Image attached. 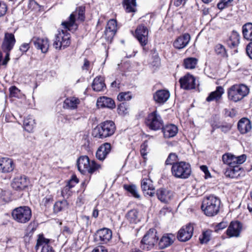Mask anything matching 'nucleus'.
Segmentation results:
<instances>
[{
  "instance_id": "obj_35",
  "label": "nucleus",
  "mask_w": 252,
  "mask_h": 252,
  "mask_svg": "<svg viewBox=\"0 0 252 252\" xmlns=\"http://www.w3.org/2000/svg\"><path fill=\"white\" fill-rule=\"evenodd\" d=\"M80 103V100L76 97H71L65 99L63 107L70 109L77 108V105Z\"/></svg>"
},
{
  "instance_id": "obj_39",
  "label": "nucleus",
  "mask_w": 252,
  "mask_h": 252,
  "mask_svg": "<svg viewBox=\"0 0 252 252\" xmlns=\"http://www.w3.org/2000/svg\"><path fill=\"white\" fill-rule=\"evenodd\" d=\"M222 161L229 167L236 166L235 164V156L230 153H225L222 157Z\"/></svg>"
},
{
  "instance_id": "obj_60",
  "label": "nucleus",
  "mask_w": 252,
  "mask_h": 252,
  "mask_svg": "<svg viewBox=\"0 0 252 252\" xmlns=\"http://www.w3.org/2000/svg\"><path fill=\"white\" fill-rule=\"evenodd\" d=\"M63 232L64 234L70 235L72 233V230H71L68 226H64L63 228Z\"/></svg>"
},
{
  "instance_id": "obj_18",
  "label": "nucleus",
  "mask_w": 252,
  "mask_h": 252,
  "mask_svg": "<svg viewBox=\"0 0 252 252\" xmlns=\"http://www.w3.org/2000/svg\"><path fill=\"white\" fill-rule=\"evenodd\" d=\"M14 169V165L13 160L8 158H0V172L7 173L11 172Z\"/></svg>"
},
{
  "instance_id": "obj_51",
  "label": "nucleus",
  "mask_w": 252,
  "mask_h": 252,
  "mask_svg": "<svg viewBox=\"0 0 252 252\" xmlns=\"http://www.w3.org/2000/svg\"><path fill=\"white\" fill-rule=\"evenodd\" d=\"M30 48V43H24L22 44L19 47V51L21 52L22 54L26 53Z\"/></svg>"
},
{
  "instance_id": "obj_4",
  "label": "nucleus",
  "mask_w": 252,
  "mask_h": 252,
  "mask_svg": "<svg viewBox=\"0 0 252 252\" xmlns=\"http://www.w3.org/2000/svg\"><path fill=\"white\" fill-rule=\"evenodd\" d=\"M249 92L247 86L243 84H235L228 89V98L234 102H238L246 96Z\"/></svg>"
},
{
  "instance_id": "obj_52",
  "label": "nucleus",
  "mask_w": 252,
  "mask_h": 252,
  "mask_svg": "<svg viewBox=\"0 0 252 252\" xmlns=\"http://www.w3.org/2000/svg\"><path fill=\"white\" fill-rule=\"evenodd\" d=\"M246 156L244 154L239 156H235V164H241L244 162L246 160Z\"/></svg>"
},
{
  "instance_id": "obj_2",
  "label": "nucleus",
  "mask_w": 252,
  "mask_h": 252,
  "mask_svg": "<svg viewBox=\"0 0 252 252\" xmlns=\"http://www.w3.org/2000/svg\"><path fill=\"white\" fill-rule=\"evenodd\" d=\"M116 130L115 123L112 121H106L96 126L92 132V135L95 138L104 139L114 134Z\"/></svg>"
},
{
  "instance_id": "obj_19",
  "label": "nucleus",
  "mask_w": 252,
  "mask_h": 252,
  "mask_svg": "<svg viewBox=\"0 0 252 252\" xmlns=\"http://www.w3.org/2000/svg\"><path fill=\"white\" fill-rule=\"evenodd\" d=\"M141 189L145 194L153 196L155 194V189L152 181L149 178H144L141 181Z\"/></svg>"
},
{
  "instance_id": "obj_27",
  "label": "nucleus",
  "mask_w": 252,
  "mask_h": 252,
  "mask_svg": "<svg viewBox=\"0 0 252 252\" xmlns=\"http://www.w3.org/2000/svg\"><path fill=\"white\" fill-rule=\"evenodd\" d=\"M11 186L15 190H23L28 186L27 178L24 176H18L13 179Z\"/></svg>"
},
{
  "instance_id": "obj_56",
  "label": "nucleus",
  "mask_w": 252,
  "mask_h": 252,
  "mask_svg": "<svg viewBox=\"0 0 252 252\" xmlns=\"http://www.w3.org/2000/svg\"><path fill=\"white\" fill-rule=\"evenodd\" d=\"M246 52L249 58L252 60V41L247 45L246 47Z\"/></svg>"
},
{
  "instance_id": "obj_48",
  "label": "nucleus",
  "mask_w": 252,
  "mask_h": 252,
  "mask_svg": "<svg viewBox=\"0 0 252 252\" xmlns=\"http://www.w3.org/2000/svg\"><path fill=\"white\" fill-rule=\"evenodd\" d=\"M178 160V156L174 153H171L168 155L167 159L165 160V165H172L174 164L176 162H178L177 160Z\"/></svg>"
},
{
  "instance_id": "obj_12",
  "label": "nucleus",
  "mask_w": 252,
  "mask_h": 252,
  "mask_svg": "<svg viewBox=\"0 0 252 252\" xmlns=\"http://www.w3.org/2000/svg\"><path fill=\"white\" fill-rule=\"evenodd\" d=\"M242 224L238 221H231L226 230V235L229 238L238 237L242 230Z\"/></svg>"
},
{
  "instance_id": "obj_21",
  "label": "nucleus",
  "mask_w": 252,
  "mask_h": 252,
  "mask_svg": "<svg viewBox=\"0 0 252 252\" xmlns=\"http://www.w3.org/2000/svg\"><path fill=\"white\" fill-rule=\"evenodd\" d=\"M244 174V169L239 165L228 167L224 172L225 176L230 178H237Z\"/></svg>"
},
{
  "instance_id": "obj_5",
  "label": "nucleus",
  "mask_w": 252,
  "mask_h": 252,
  "mask_svg": "<svg viewBox=\"0 0 252 252\" xmlns=\"http://www.w3.org/2000/svg\"><path fill=\"white\" fill-rule=\"evenodd\" d=\"M77 165L78 170L82 174L88 173L92 174L101 168L100 164H97L94 160L91 162L86 156H81L77 160Z\"/></svg>"
},
{
  "instance_id": "obj_50",
  "label": "nucleus",
  "mask_w": 252,
  "mask_h": 252,
  "mask_svg": "<svg viewBox=\"0 0 252 252\" xmlns=\"http://www.w3.org/2000/svg\"><path fill=\"white\" fill-rule=\"evenodd\" d=\"M7 11V6L5 2L0 1V17L4 16Z\"/></svg>"
},
{
  "instance_id": "obj_36",
  "label": "nucleus",
  "mask_w": 252,
  "mask_h": 252,
  "mask_svg": "<svg viewBox=\"0 0 252 252\" xmlns=\"http://www.w3.org/2000/svg\"><path fill=\"white\" fill-rule=\"evenodd\" d=\"M223 93V89L222 87H217L215 91H214L209 94V96L206 98V101L210 102L214 100H218L221 97Z\"/></svg>"
},
{
  "instance_id": "obj_49",
  "label": "nucleus",
  "mask_w": 252,
  "mask_h": 252,
  "mask_svg": "<svg viewBox=\"0 0 252 252\" xmlns=\"http://www.w3.org/2000/svg\"><path fill=\"white\" fill-rule=\"evenodd\" d=\"M118 100L122 101H128L131 99V96L129 92H122L119 94L117 96Z\"/></svg>"
},
{
  "instance_id": "obj_13",
  "label": "nucleus",
  "mask_w": 252,
  "mask_h": 252,
  "mask_svg": "<svg viewBox=\"0 0 252 252\" xmlns=\"http://www.w3.org/2000/svg\"><path fill=\"white\" fill-rule=\"evenodd\" d=\"M136 37L142 46H145L148 41V30L143 25H139L135 31Z\"/></svg>"
},
{
  "instance_id": "obj_8",
  "label": "nucleus",
  "mask_w": 252,
  "mask_h": 252,
  "mask_svg": "<svg viewBox=\"0 0 252 252\" xmlns=\"http://www.w3.org/2000/svg\"><path fill=\"white\" fill-rule=\"evenodd\" d=\"M70 44V35L66 30L59 31L56 34L53 46L58 50H62L68 47Z\"/></svg>"
},
{
  "instance_id": "obj_22",
  "label": "nucleus",
  "mask_w": 252,
  "mask_h": 252,
  "mask_svg": "<svg viewBox=\"0 0 252 252\" xmlns=\"http://www.w3.org/2000/svg\"><path fill=\"white\" fill-rule=\"evenodd\" d=\"M158 198L162 203H168L173 197V192L167 189L160 188L157 190Z\"/></svg>"
},
{
  "instance_id": "obj_14",
  "label": "nucleus",
  "mask_w": 252,
  "mask_h": 252,
  "mask_svg": "<svg viewBox=\"0 0 252 252\" xmlns=\"http://www.w3.org/2000/svg\"><path fill=\"white\" fill-rule=\"evenodd\" d=\"M112 235L111 230L104 228L97 231L95 239L101 244H106L111 239Z\"/></svg>"
},
{
  "instance_id": "obj_62",
  "label": "nucleus",
  "mask_w": 252,
  "mask_h": 252,
  "mask_svg": "<svg viewBox=\"0 0 252 252\" xmlns=\"http://www.w3.org/2000/svg\"><path fill=\"white\" fill-rule=\"evenodd\" d=\"M81 219L84 221L86 225L88 226L91 223L89 220L90 218L89 216H82Z\"/></svg>"
},
{
  "instance_id": "obj_55",
  "label": "nucleus",
  "mask_w": 252,
  "mask_h": 252,
  "mask_svg": "<svg viewBox=\"0 0 252 252\" xmlns=\"http://www.w3.org/2000/svg\"><path fill=\"white\" fill-rule=\"evenodd\" d=\"M148 147V144L146 141L144 142L141 146L140 153L141 155L145 158V156L147 155L146 150Z\"/></svg>"
},
{
  "instance_id": "obj_17",
  "label": "nucleus",
  "mask_w": 252,
  "mask_h": 252,
  "mask_svg": "<svg viewBox=\"0 0 252 252\" xmlns=\"http://www.w3.org/2000/svg\"><path fill=\"white\" fill-rule=\"evenodd\" d=\"M15 42L16 40L14 34L6 32L2 44V48L4 52H10L13 48Z\"/></svg>"
},
{
  "instance_id": "obj_34",
  "label": "nucleus",
  "mask_w": 252,
  "mask_h": 252,
  "mask_svg": "<svg viewBox=\"0 0 252 252\" xmlns=\"http://www.w3.org/2000/svg\"><path fill=\"white\" fill-rule=\"evenodd\" d=\"M240 43L239 34L236 31H233L227 40L228 45L231 48L237 47Z\"/></svg>"
},
{
  "instance_id": "obj_44",
  "label": "nucleus",
  "mask_w": 252,
  "mask_h": 252,
  "mask_svg": "<svg viewBox=\"0 0 252 252\" xmlns=\"http://www.w3.org/2000/svg\"><path fill=\"white\" fill-rule=\"evenodd\" d=\"M215 51L216 54L220 57L224 58L227 56L225 48L222 44H217L215 47Z\"/></svg>"
},
{
  "instance_id": "obj_46",
  "label": "nucleus",
  "mask_w": 252,
  "mask_h": 252,
  "mask_svg": "<svg viewBox=\"0 0 252 252\" xmlns=\"http://www.w3.org/2000/svg\"><path fill=\"white\" fill-rule=\"evenodd\" d=\"M67 205V201L65 200L62 201H57L54 205L53 210L55 213L62 211Z\"/></svg>"
},
{
  "instance_id": "obj_26",
  "label": "nucleus",
  "mask_w": 252,
  "mask_h": 252,
  "mask_svg": "<svg viewBox=\"0 0 252 252\" xmlns=\"http://www.w3.org/2000/svg\"><path fill=\"white\" fill-rule=\"evenodd\" d=\"M190 39L189 33H184L178 37L173 43L174 47L178 49L184 48L189 44Z\"/></svg>"
},
{
  "instance_id": "obj_23",
  "label": "nucleus",
  "mask_w": 252,
  "mask_h": 252,
  "mask_svg": "<svg viewBox=\"0 0 252 252\" xmlns=\"http://www.w3.org/2000/svg\"><path fill=\"white\" fill-rule=\"evenodd\" d=\"M49 239L44 238L43 235H39L35 246L36 249L37 250L40 246H42L41 252H54L52 247L49 244Z\"/></svg>"
},
{
  "instance_id": "obj_24",
  "label": "nucleus",
  "mask_w": 252,
  "mask_h": 252,
  "mask_svg": "<svg viewBox=\"0 0 252 252\" xmlns=\"http://www.w3.org/2000/svg\"><path fill=\"white\" fill-rule=\"evenodd\" d=\"M111 150V144L109 143H105L102 144L97 149L96 152V157L99 160H103L109 154Z\"/></svg>"
},
{
  "instance_id": "obj_15",
  "label": "nucleus",
  "mask_w": 252,
  "mask_h": 252,
  "mask_svg": "<svg viewBox=\"0 0 252 252\" xmlns=\"http://www.w3.org/2000/svg\"><path fill=\"white\" fill-rule=\"evenodd\" d=\"M179 82L181 88L185 90H191L195 87V79L189 73L181 78Z\"/></svg>"
},
{
  "instance_id": "obj_42",
  "label": "nucleus",
  "mask_w": 252,
  "mask_h": 252,
  "mask_svg": "<svg viewBox=\"0 0 252 252\" xmlns=\"http://www.w3.org/2000/svg\"><path fill=\"white\" fill-rule=\"evenodd\" d=\"M23 125L26 131L31 132L34 126V120L32 116H28L24 119Z\"/></svg>"
},
{
  "instance_id": "obj_10",
  "label": "nucleus",
  "mask_w": 252,
  "mask_h": 252,
  "mask_svg": "<svg viewBox=\"0 0 252 252\" xmlns=\"http://www.w3.org/2000/svg\"><path fill=\"white\" fill-rule=\"evenodd\" d=\"M146 124L151 129L158 130L161 129L163 125V122L159 114L155 111L148 115Z\"/></svg>"
},
{
  "instance_id": "obj_28",
  "label": "nucleus",
  "mask_w": 252,
  "mask_h": 252,
  "mask_svg": "<svg viewBox=\"0 0 252 252\" xmlns=\"http://www.w3.org/2000/svg\"><path fill=\"white\" fill-rule=\"evenodd\" d=\"M96 105L98 107H106L113 109L115 107L114 101L110 97L106 96L99 97L96 102Z\"/></svg>"
},
{
  "instance_id": "obj_32",
  "label": "nucleus",
  "mask_w": 252,
  "mask_h": 252,
  "mask_svg": "<svg viewBox=\"0 0 252 252\" xmlns=\"http://www.w3.org/2000/svg\"><path fill=\"white\" fill-rule=\"evenodd\" d=\"M92 88L93 90L95 92L103 91L106 88L103 77L101 76L95 77L92 83Z\"/></svg>"
},
{
  "instance_id": "obj_54",
  "label": "nucleus",
  "mask_w": 252,
  "mask_h": 252,
  "mask_svg": "<svg viewBox=\"0 0 252 252\" xmlns=\"http://www.w3.org/2000/svg\"><path fill=\"white\" fill-rule=\"evenodd\" d=\"M217 128H220L222 132L226 133L231 129V125L227 124L225 125L219 126H217Z\"/></svg>"
},
{
  "instance_id": "obj_3",
  "label": "nucleus",
  "mask_w": 252,
  "mask_h": 252,
  "mask_svg": "<svg viewBox=\"0 0 252 252\" xmlns=\"http://www.w3.org/2000/svg\"><path fill=\"white\" fill-rule=\"evenodd\" d=\"M171 172L172 175L175 178L186 179L191 175V166L185 161L176 162L172 166Z\"/></svg>"
},
{
  "instance_id": "obj_59",
  "label": "nucleus",
  "mask_w": 252,
  "mask_h": 252,
  "mask_svg": "<svg viewBox=\"0 0 252 252\" xmlns=\"http://www.w3.org/2000/svg\"><path fill=\"white\" fill-rule=\"evenodd\" d=\"M188 0H175L174 5L178 7L181 5H184Z\"/></svg>"
},
{
  "instance_id": "obj_9",
  "label": "nucleus",
  "mask_w": 252,
  "mask_h": 252,
  "mask_svg": "<svg viewBox=\"0 0 252 252\" xmlns=\"http://www.w3.org/2000/svg\"><path fill=\"white\" fill-rule=\"evenodd\" d=\"M158 237L155 229H150L143 236L141 241V248L143 250H150L157 243Z\"/></svg>"
},
{
  "instance_id": "obj_29",
  "label": "nucleus",
  "mask_w": 252,
  "mask_h": 252,
  "mask_svg": "<svg viewBox=\"0 0 252 252\" xmlns=\"http://www.w3.org/2000/svg\"><path fill=\"white\" fill-rule=\"evenodd\" d=\"M161 129H162L164 137L165 138L174 137L178 131V127L173 124L166 125L165 126H163Z\"/></svg>"
},
{
  "instance_id": "obj_6",
  "label": "nucleus",
  "mask_w": 252,
  "mask_h": 252,
  "mask_svg": "<svg viewBox=\"0 0 252 252\" xmlns=\"http://www.w3.org/2000/svg\"><path fill=\"white\" fill-rule=\"evenodd\" d=\"M77 16L78 20L83 21L85 19V7L80 6L76 8L75 11L73 12L69 16L68 21H64L62 25L64 29L71 32H74L77 28V25L75 23L76 17Z\"/></svg>"
},
{
  "instance_id": "obj_45",
  "label": "nucleus",
  "mask_w": 252,
  "mask_h": 252,
  "mask_svg": "<svg viewBox=\"0 0 252 252\" xmlns=\"http://www.w3.org/2000/svg\"><path fill=\"white\" fill-rule=\"evenodd\" d=\"M211 233L212 231L211 230L204 231L199 237L200 243L201 244H205L208 242L210 240Z\"/></svg>"
},
{
  "instance_id": "obj_64",
  "label": "nucleus",
  "mask_w": 252,
  "mask_h": 252,
  "mask_svg": "<svg viewBox=\"0 0 252 252\" xmlns=\"http://www.w3.org/2000/svg\"><path fill=\"white\" fill-rule=\"evenodd\" d=\"M92 252H107V250L103 247H99L93 251Z\"/></svg>"
},
{
  "instance_id": "obj_31",
  "label": "nucleus",
  "mask_w": 252,
  "mask_h": 252,
  "mask_svg": "<svg viewBox=\"0 0 252 252\" xmlns=\"http://www.w3.org/2000/svg\"><path fill=\"white\" fill-rule=\"evenodd\" d=\"M117 31V22L116 20L110 19L107 23L105 34L108 37L112 38Z\"/></svg>"
},
{
  "instance_id": "obj_61",
  "label": "nucleus",
  "mask_w": 252,
  "mask_h": 252,
  "mask_svg": "<svg viewBox=\"0 0 252 252\" xmlns=\"http://www.w3.org/2000/svg\"><path fill=\"white\" fill-rule=\"evenodd\" d=\"M200 169L205 173V174L206 176L208 175L210 176V174L208 169V167L206 165L201 166Z\"/></svg>"
},
{
  "instance_id": "obj_57",
  "label": "nucleus",
  "mask_w": 252,
  "mask_h": 252,
  "mask_svg": "<svg viewBox=\"0 0 252 252\" xmlns=\"http://www.w3.org/2000/svg\"><path fill=\"white\" fill-rule=\"evenodd\" d=\"M19 91V90L15 86H12L9 88L10 94L12 96H16Z\"/></svg>"
},
{
  "instance_id": "obj_43",
  "label": "nucleus",
  "mask_w": 252,
  "mask_h": 252,
  "mask_svg": "<svg viewBox=\"0 0 252 252\" xmlns=\"http://www.w3.org/2000/svg\"><path fill=\"white\" fill-rule=\"evenodd\" d=\"M138 212L136 210H131L126 214V218L132 223H136L139 221Z\"/></svg>"
},
{
  "instance_id": "obj_41",
  "label": "nucleus",
  "mask_w": 252,
  "mask_h": 252,
  "mask_svg": "<svg viewBox=\"0 0 252 252\" xmlns=\"http://www.w3.org/2000/svg\"><path fill=\"white\" fill-rule=\"evenodd\" d=\"M198 60L195 58L189 57L184 60L183 65L186 69H192L195 68Z\"/></svg>"
},
{
  "instance_id": "obj_40",
  "label": "nucleus",
  "mask_w": 252,
  "mask_h": 252,
  "mask_svg": "<svg viewBox=\"0 0 252 252\" xmlns=\"http://www.w3.org/2000/svg\"><path fill=\"white\" fill-rule=\"evenodd\" d=\"M124 189L130 193L133 197L137 199H140L141 196L138 193V189L134 185H124Z\"/></svg>"
},
{
  "instance_id": "obj_33",
  "label": "nucleus",
  "mask_w": 252,
  "mask_h": 252,
  "mask_svg": "<svg viewBox=\"0 0 252 252\" xmlns=\"http://www.w3.org/2000/svg\"><path fill=\"white\" fill-rule=\"evenodd\" d=\"M78 182V180L76 177H72L68 182L67 185L63 188L62 191V195L64 197H68L71 195V191L70 189L74 187L75 185Z\"/></svg>"
},
{
  "instance_id": "obj_53",
  "label": "nucleus",
  "mask_w": 252,
  "mask_h": 252,
  "mask_svg": "<svg viewBox=\"0 0 252 252\" xmlns=\"http://www.w3.org/2000/svg\"><path fill=\"white\" fill-rule=\"evenodd\" d=\"M29 9L34 10L39 8L38 4L34 0H30L28 4Z\"/></svg>"
},
{
  "instance_id": "obj_20",
  "label": "nucleus",
  "mask_w": 252,
  "mask_h": 252,
  "mask_svg": "<svg viewBox=\"0 0 252 252\" xmlns=\"http://www.w3.org/2000/svg\"><path fill=\"white\" fill-rule=\"evenodd\" d=\"M35 47L39 49L43 53H46L49 49V43L47 38L34 37L31 40Z\"/></svg>"
},
{
  "instance_id": "obj_37",
  "label": "nucleus",
  "mask_w": 252,
  "mask_h": 252,
  "mask_svg": "<svg viewBox=\"0 0 252 252\" xmlns=\"http://www.w3.org/2000/svg\"><path fill=\"white\" fill-rule=\"evenodd\" d=\"M136 0H123V5L126 12H134L137 6Z\"/></svg>"
},
{
  "instance_id": "obj_11",
  "label": "nucleus",
  "mask_w": 252,
  "mask_h": 252,
  "mask_svg": "<svg viewBox=\"0 0 252 252\" xmlns=\"http://www.w3.org/2000/svg\"><path fill=\"white\" fill-rule=\"evenodd\" d=\"M193 226L192 223H189L183 226L178 232L177 239L181 242H187L192 236Z\"/></svg>"
},
{
  "instance_id": "obj_38",
  "label": "nucleus",
  "mask_w": 252,
  "mask_h": 252,
  "mask_svg": "<svg viewBox=\"0 0 252 252\" xmlns=\"http://www.w3.org/2000/svg\"><path fill=\"white\" fill-rule=\"evenodd\" d=\"M242 32L244 38L252 41V23H248L243 25Z\"/></svg>"
},
{
  "instance_id": "obj_63",
  "label": "nucleus",
  "mask_w": 252,
  "mask_h": 252,
  "mask_svg": "<svg viewBox=\"0 0 252 252\" xmlns=\"http://www.w3.org/2000/svg\"><path fill=\"white\" fill-rule=\"evenodd\" d=\"M227 5L228 4L226 3H225L224 1L223 0L219 2L217 5L218 8L220 9H223L225 8V6H227Z\"/></svg>"
},
{
  "instance_id": "obj_58",
  "label": "nucleus",
  "mask_w": 252,
  "mask_h": 252,
  "mask_svg": "<svg viewBox=\"0 0 252 252\" xmlns=\"http://www.w3.org/2000/svg\"><path fill=\"white\" fill-rule=\"evenodd\" d=\"M228 226V223L226 221H221V222L218 223L216 225V228L217 230L223 229L226 228Z\"/></svg>"
},
{
  "instance_id": "obj_7",
  "label": "nucleus",
  "mask_w": 252,
  "mask_h": 252,
  "mask_svg": "<svg viewBox=\"0 0 252 252\" xmlns=\"http://www.w3.org/2000/svg\"><path fill=\"white\" fill-rule=\"evenodd\" d=\"M14 220L19 223H26L32 217V211L28 206H20L14 209L12 212Z\"/></svg>"
},
{
  "instance_id": "obj_1",
  "label": "nucleus",
  "mask_w": 252,
  "mask_h": 252,
  "mask_svg": "<svg viewBox=\"0 0 252 252\" xmlns=\"http://www.w3.org/2000/svg\"><path fill=\"white\" fill-rule=\"evenodd\" d=\"M220 205V198L214 195H210L204 198L201 209L206 216L212 217L219 212Z\"/></svg>"
},
{
  "instance_id": "obj_30",
  "label": "nucleus",
  "mask_w": 252,
  "mask_h": 252,
  "mask_svg": "<svg viewBox=\"0 0 252 252\" xmlns=\"http://www.w3.org/2000/svg\"><path fill=\"white\" fill-rule=\"evenodd\" d=\"M238 129L242 134L249 132L252 129L251 121L246 118L241 119L238 123Z\"/></svg>"
},
{
  "instance_id": "obj_47",
  "label": "nucleus",
  "mask_w": 252,
  "mask_h": 252,
  "mask_svg": "<svg viewBox=\"0 0 252 252\" xmlns=\"http://www.w3.org/2000/svg\"><path fill=\"white\" fill-rule=\"evenodd\" d=\"M53 201V196L48 192V193L42 199L41 202V205L43 206L46 208L48 207L51 204H52Z\"/></svg>"
},
{
  "instance_id": "obj_16",
  "label": "nucleus",
  "mask_w": 252,
  "mask_h": 252,
  "mask_svg": "<svg viewBox=\"0 0 252 252\" xmlns=\"http://www.w3.org/2000/svg\"><path fill=\"white\" fill-rule=\"evenodd\" d=\"M170 94L167 90L161 89L157 91L153 94V98L156 103L163 104L169 98Z\"/></svg>"
},
{
  "instance_id": "obj_25",
  "label": "nucleus",
  "mask_w": 252,
  "mask_h": 252,
  "mask_svg": "<svg viewBox=\"0 0 252 252\" xmlns=\"http://www.w3.org/2000/svg\"><path fill=\"white\" fill-rule=\"evenodd\" d=\"M175 236L172 233L164 234L158 242V247L160 249H165L170 246L174 242Z\"/></svg>"
}]
</instances>
